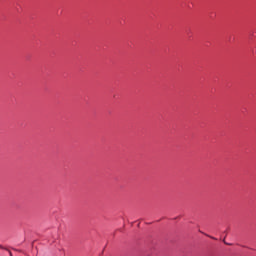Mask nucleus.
Instances as JSON below:
<instances>
[{"instance_id":"obj_1","label":"nucleus","mask_w":256,"mask_h":256,"mask_svg":"<svg viewBox=\"0 0 256 256\" xmlns=\"http://www.w3.org/2000/svg\"><path fill=\"white\" fill-rule=\"evenodd\" d=\"M210 238H212V239H216L215 237H210Z\"/></svg>"},{"instance_id":"obj_2","label":"nucleus","mask_w":256,"mask_h":256,"mask_svg":"<svg viewBox=\"0 0 256 256\" xmlns=\"http://www.w3.org/2000/svg\"><path fill=\"white\" fill-rule=\"evenodd\" d=\"M10 256H13V254L10 252Z\"/></svg>"}]
</instances>
